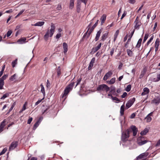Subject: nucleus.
<instances>
[{
  "instance_id": "45",
  "label": "nucleus",
  "mask_w": 160,
  "mask_h": 160,
  "mask_svg": "<svg viewBox=\"0 0 160 160\" xmlns=\"http://www.w3.org/2000/svg\"><path fill=\"white\" fill-rule=\"evenodd\" d=\"M145 119H147V122H149L151 121L152 118L150 116L147 115L145 118Z\"/></svg>"
},
{
  "instance_id": "23",
  "label": "nucleus",
  "mask_w": 160,
  "mask_h": 160,
  "mask_svg": "<svg viewBox=\"0 0 160 160\" xmlns=\"http://www.w3.org/2000/svg\"><path fill=\"white\" fill-rule=\"evenodd\" d=\"M44 24V22L43 21L38 22L33 25L35 26H42Z\"/></svg>"
},
{
  "instance_id": "43",
  "label": "nucleus",
  "mask_w": 160,
  "mask_h": 160,
  "mask_svg": "<svg viewBox=\"0 0 160 160\" xmlns=\"http://www.w3.org/2000/svg\"><path fill=\"white\" fill-rule=\"evenodd\" d=\"M8 77V74H5L2 77L0 78V79L3 80V81H4V80H5Z\"/></svg>"
},
{
  "instance_id": "16",
  "label": "nucleus",
  "mask_w": 160,
  "mask_h": 160,
  "mask_svg": "<svg viewBox=\"0 0 160 160\" xmlns=\"http://www.w3.org/2000/svg\"><path fill=\"white\" fill-rule=\"evenodd\" d=\"M63 48L64 49L63 52L65 54L68 51V44L66 42H63L62 45Z\"/></svg>"
},
{
  "instance_id": "59",
  "label": "nucleus",
  "mask_w": 160,
  "mask_h": 160,
  "mask_svg": "<svg viewBox=\"0 0 160 160\" xmlns=\"http://www.w3.org/2000/svg\"><path fill=\"white\" fill-rule=\"evenodd\" d=\"M127 94L126 92H124L122 95H121V97L122 98H124L126 96Z\"/></svg>"
},
{
  "instance_id": "5",
  "label": "nucleus",
  "mask_w": 160,
  "mask_h": 160,
  "mask_svg": "<svg viewBox=\"0 0 160 160\" xmlns=\"http://www.w3.org/2000/svg\"><path fill=\"white\" fill-rule=\"evenodd\" d=\"M144 137H139L138 139V143L139 146L144 144L148 142L147 140H144Z\"/></svg>"
},
{
  "instance_id": "2",
  "label": "nucleus",
  "mask_w": 160,
  "mask_h": 160,
  "mask_svg": "<svg viewBox=\"0 0 160 160\" xmlns=\"http://www.w3.org/2000/svg\"><path fill=\"white\" fill-rule=\"evenodd\" d=\"M51 28L50 30L49 29L47 30L46 33L43 37L44 39L46 41L48 39L49 36L51 37L52 36L55 32L56 27L54 24L52 23L51 24Z\"/></svg>"
},
{
  "instance_id": "18",
  "label": "nucleus",
  "mask_w": 160,
  "mask_h": 160,
  "mask_svg": "<svg viewBox=\"0 0 160 160\" xmlns=\"http://www.w3.org/2000/svg\"><path fill=\"white\" fill-rule=\"evenodd\" d=\"M102 32V31L101 29H100L97 32L95 38V41H97L98 40Z\"/></svg>"
},
{
  "instance_id": "38",
  "label": "nucleus",
  "mask_w": 160,
  "mask_h": 160,
  "mask_svg": "<svg viewBox=\"0 0 160 160\" xmlns=\"http://www.w3.org/2000/svg\"><path fill=\"white\" fill-rule=\"evenodd\" d=\"M61 74V68L60 66H59L57 68V76L59 77Z\"/></svg>"
},
{
  "instance_id": "28",
  "label": "nucleus",
  "mask_w": 160,
  "mask_h": 160,
  "mask_svg": "<svg viewBox=\"0 0 160 160\" xmlns=\"http://www.w3.org/2000/svg\"><path fill=\"white\" fill-rule=\"evenodd\" d=\"M39 121V120H38L34 124L33 128V130H35L36 129V128L38 127V126L39 125V124L40 123Z\"/></svg>"
},
{
  "instance_id": "50",
  "label": "nucleus",
  "mask_w": 160,
  "mask_h": 160,
  "mask_svg": "<svg viewBox=\"0 0 160 160\" xmlns=\"http://www.w3.org/2000/svg\"><path fill=\"white\" fill-rule=\"evenodd\" d=\"M114 50H115V48H112V49H111V51L110 52V54L111 56H112V55L113 54V53H114Z\"/></svg>"
},
{
  "instance_id": "37",
  "label": "nucleus",
  "mask_w": 160,
  "mask_h": 160,
  "mask_svg": "<svg viewBox=\"0 0 160 160\" xmlns=\"http://www.w3.org/2000/svg\"><path fill=\"white\" fill-rule=\"evenodd\" d=\"M9 93H6L4 94L3 96L1 98V99H4L8 97L9 96Z\"/></svg>"
},
{
  "instance_id": "58",
  "label": "nucleus",
  "mask_w": 160,
  "mask_h": 160,
  "mask_svg": "<svg viewBox=\"0 0 160 160\" xmlns=\"http://www.w3.org/2000/svg\"><path fill=\"white\" fill-rule=\"evenodd\" d=\"M13 12V10L12 9H10L9 10H7L5 11V13H11Z\"/></svg>"
},
{
  "instance_id": "36",
  "label": "nucleus",
  "mask_w": 160,
  "mask_h": 160,
  "mask_svg": "<svg viewBox=\"0 0 160 160\" xmlns=\"http://www.w3.org/2000/svg\"><path fill=\"white\" fill-rule=\"evenodd\" d=\"M16 74H14L12 76L9 78V80L12 81H13L16 79Z\"/></svg>"
},
{
  "instance_id": "54",
  "label": "nucleus",
  "mask_w": 160,
  "mask_h": 160,
  "mask_svg": "<svg viewBox=\"0 0 160 160\" xmlns=\"http://www.w3.org/2000/svg\"><path fill=\"white\" fill-rule=\"evenodd\" d=\"M44 98H43L42 99H41L40 100H38L36 103L35 104V105H37L38 104H39L40 102H41L42 100L44 99Z\"/></svg>"
},
{
  "instance_id": "57",
  "label": "nucleus",
  "mask_w": 160,
  "mask_h": 160,
  "mask_svg": "<svg viewBox=\"0 0 160 160\" xmlns=\"http://www.w3.org/2000/svg\"><path fill=\"white\" fill-rule=\"evenodd\" d=\"M51 84L48 80H47V87L48 88H49Z\"/></svg>"
},
{
  "instance_id": "56",
  "label": "nucleus",
  "mask_w": 160,
  "mask_h": 160,
  "mask_svg": "<svg viewBox=\"0 0 160 160\" xmlns=\"http://www.w3.org/2000/svg\"><path fill=\"white\" fill-rule=\"evenodd\" d=\"M61 36V34L60 33H58L56 36V39H59L60 38Z\"/></svg>"
},
{
  "instance_id": "55",
  "label": "nucleus",
  "mask_w": 160,
  "mask_h": 160,
  "mask_svg": "<svg viewBox=\"0 0 160 160\" xmlns=\"http://www.w3.org/2000/svg\"><path fill=\"white\" fill-rule=\"evenodd\" d=\"M50 108V106H48V107L47 108H46V109L45 110H44L43 112H42V114H43L45 112H47L48 110V109Z\"/></svg>"
},
{
  "instance_id": "48",
  "label": "nucleus",
  "mask_w": 160,
  "mask_h": 160,
  "mask_svg": "<svg viewBox=\"0 0 160 160\" xmlns=\"http://www.w3.org/2000/svg\"><path fill=\"white\" fill-rule=\"evenodd\" d=\"M7 151L6 148H4L2 151L0 153V156L4 154Z\"/></svg>"
},
{
  "instance_id": "32",
  "label": "nucleus",
  "mask_w": 160,
  "mask_h": 160,
  "mask_svg": "<svg viewBox=\"0 0 160 160\" xmlns=\"http://www.w3.org/2000/svg\"><path fill=\"white\" fill-rule=\"evenodd\" d=\"M127 52L128 54V55L130 57H131L132 56L133 54V52L132 51H131V50L129 49H127Z\"/></svg>"
},
{
  "instance_id": "35",
  "label": "nucleus",
  "mask_w": 160,
  "mask_h": 160,
  "mask_svg": "<svg viewBox=\"0 0 160 160\" xmlns=\"http://www.w3.org/2000/svg\"><path fill=\"white\" fill-rule=\"evenodd\" d=\"M135 32V30H133V31L131 32L130 35H129V38L128 39V42H130L131 41V39L132 37V36Z\"/></svg>"
},
{
  "instance_id": "64",
  "label": "nucleus",
  "mask_w": 160,
  "mask_h": 160,
  "mask_svg": "<svg viewBox=\"0 0 160 160\" xmlns=\"http://www.w3.org/2000/svg\"><path fill=\"white\" fill-rule=\"evenodd\" d=\"M26 40V38H22L18 40L19 41H23L25 42Z\"/></svg>"
},
{
  "instance_id": "29",
  "label": "nucleus",
  "mask_w": 160,
  "mask_h": 160,
  "mask_svg": "<svg viewBox=\"0 0 160 160\" xmlns=\"http://www.w3.org/2000/svg\"><path fill=\"white\" fill-rule=\"evenodd\" d=\"M74 0H70V2L69 8L72 9L74 6Z\"/></svg>"
},
{
  "instance_id": "22",
  "label": "nucleus",
  "mask_w": 160,
  "mask_h": 160,
  "mask_svg": "<svg viewBox=\"0 0 160 160\" xmlns=\"http://www.w3.org/2000/svg\"><path fill=\"white\" fill-rule=\"evenodd\" d=\"M108 32H107L103 34L101 37V41H104L108 37Z\"/></svg>"
},
{
  "instance_id": "39",
  "label": "nucleus",
  "mask_w": 160,
  "mask_h": 160,
  "mask_svg": "<svg viewBox=\"0 0 160 160\" xmlns=\"http://www.w3.org/2000/svg\"><path fill=\"white\" fill-rule=\"evenodd\" d=\"M131 85L130 84L128 85L125 89L126 91L128 92L131 90Z\"/></svg>"
},
{
  "instance_id": "49",
  "label": "nucleus",
  "mask_w": 160,
  "mask_h": 160,
  "mask_svg": "<svg viewBox=\"0 0 160 160\" xmlns=\"http://www.w3.org/2000/svg\"><path fill=\"white\" fill-rule=\"evenodd\" d=\"M25 10V9H22L21 10L18 14L16 16L15 18H16L21 15Z\"/></svg>"
},
{
  "instance_id": "6",
  "label": "nucleus",
  "mask_w": 160,
  "mask_h": 160,
  "mask_svg": "<svg viewBox=\"0 0 160 160\" xmlns=\"http://www.w3.org/2000/svg\"><path fill=\"white\" fill-rule=\"evenodd\" d=\"M134 23L135 24V25L134 27V28L133 30H135V29L138 30L140 28V26L141 25L142 23L139 20L138 16H137L134 22Z\"/></svg>"
},
{
  "instance_id": "46",
  "label": "nucleus",
  "mask_w": 160,
  "mask_h": 160,
  "mask_svg": "<svg viewBox=\"0 0 160 160\" xmlns=\"http://www.w3.org/2000/svg\"><path fill=\"white\" fill-rule=\"evenodd\" d=\"M112 100L113 101H116L118 102H120V100L118 99L117 97H112Z\"/></svg>"
},
{
  "instance_id": "51",
  "label": "nucleus",
  "mask_w": 160,
  "mask_h": 160,
  "mask_svg": "<svg viewBox=\"0 0 160 160\" xmlns=\"http://www.w3.org/2000/svg\"><path fill=\"white\" fill-rule=\"evenodd\" d=\"M32 119H33L32 117H29V118L28 120L27 123L28 124H30L31 122L32 121Z\"/></svg>"
},
{
  "instance_id": "62",
  "label": "nucleus",
  "mask_w": 160,
  "mask_h": 160,
  "mask_svg": "<svg viewBox=\"0 0 160 160\" xmlns=\"http://www.w3.org/2000/svg\"><path fill=\"white\" fill-rule=\"evenodd\" d=\"M92 22H90L89 24L88 25V26L87 28H88V31H89L90 30V29L91 28V26L92 25Z\"/></svg>"
},
{
  "instance_id": "20",
  "label": "nucleus",
  "mask_w": 160,
  "mask_h": 160,
  "mask_svg": "<svg viewBox=\"0 0 160 160\" xmlns=\"http://www.w3.org/2000/svg\"><path fill=\"white\" fill-rule=\"evenodd\" d=\"M106 18V16L105 14H103L101 17L100 20L101 21V24L102 25L104 23Z\"/></svg>"
},
{
  "instance_id": "42",
  "label": "nucleus",
  "mask_w": 160,
  "mask_h": 160,
  "mask_svg": "<svg viewBox=\"0 0 160 160\" xmlns=\"http://www.w3.org/2000/svg\"><path fill=\"white\" fill-rule=\"evenodd\" d=\"M149 36V34L148 33H146L145 35V36L143 40V42L144 43L145 42L147 38H148Z\"/></svg>"
},
{
  "instance_id": "4",
  "label": "nucleus",
  "mask_w": 160,
  "mask_h": 160,
  "mask_svg": "<svg viewBox=\"0 0 160 160\" xmlns=\"http://www.w3.org/2000/svg\"><path fill=\"white\" fill-rule=\"evenodd\" d=\"M130 130L127 129V130L123 131L122 133L121 136L122 140L123 142H125L128 140V139L129 137Z\"/></svg>"
},
{
  "instance_id": "25",
  "label": "nucleus",
  "mask_w": 160,
  "mask_h": 160,
  "mask_svg": "<svg viewBox=\"0 0 160 160\" xmlns=\"http://www.w3.org/2000/svg\"><path fill=\"white\" fill-rule=\"evenodd\" d=\"M115 78H112L110 80L107 81V82L109 84H112L115 82Z\"/></svg>"
},
{
  "instance_id": "3",
  "label": "nucleus",
  "mask_w": 160,
  "mask_h": 160,
  "mask_svg": "<svg viewBox=\"0 0 160 160\" xmlns=\"http://www.w3.org/2000/svg\"><path fill=\"white\" fill-rule=\"evenodd\" d=\"M110 89L107 85L105 84H102L99 85L97 88V91L101 92L105 91L106 92H108Z\"/></svg>"
},
{
  "instance_id": "9",
  "label": "nucleus",
  "mask_w": 160,
  "mask_h": 160,
  "mask_svg": "<svg viewBox=\"0 0 160 160\" xmlns=\"http://www.w3.org/2000/svg\"><path fill=\"white\" fill-rule=\"evenodd\" d=\"M99 22V20H98L93 25L92 27L90 29V30L89 31V32H88V34L87 36V38H88V37H89L91 33H92V31L93 30L94 28L97 26V25L98 22Z\"/></svg>"
},
{
  "instance_id": "60",
  "label": "nucleus",
  "mask_w": 160,
  "mask_h": 160,
  "mask_svg": "<svg viewBox=\"0 0 160 160\" xmlns=\"http://www.w3.org/2000/svg\"><path fill=\"white\" fill-rule=\"evenodd\" d=\"M62 8L61 5L60 4H58L57 7V10H59L61 9Z\"/></svg>"
},
{
  "instance_id": "12",
  "label": "nucleus",
  "mask_w": 160,
  "mask_h": 160,
  "mask_svg": "<svg viewBox=\"0 0 160 160\" xmlns=\"http://www.w3.org/2000/svg\"><path fill=\"white\" fill-rule=\"evenodd\" d=\"M131 128L132 131L133 136H135L137 135L138 131L137 128L135 126L133 125L131 127Z\"/></svg>"
},
{
  "instance_id": "10",
  "label": "nucleus",
  "mask_w": 160,
  "mask_h": 160,
  "mask_svg": "<svg viewBox=\"0 0 160 160\" xmlns=\"http://www.w3.org/2000/svg\"><path fill=\"white\" fill-rule=\"evenodd\" d=\"M148 154L149 153L148 152L143 153L140 154L137 157V160H139L141 159L144 158H145L147 157Z\"/></svg>"
},
{
  "instance_id": "7",
  "label": "nucleus",
  "mask_w": 160,
  "mask_h": 160,
  "mask_svg": "<svg viewBox=\"0 0 160 160\" xmlns=\"http://www.w3.org/2000/svg\"><path fill=\"white\" fill-rule=\"evenodd\" d=\"M135 101V98H132L130 99L127 103L126 105V109H128L133 104L134 102Z\"/></svg>"
},
{
  "instance_id": "40",
  "label": "nucleus",
  "mask_w": 160,
  "mask_h": 160,
  "mask_svg": "<svg viewBox=\"0 0 160 160\" xmlns=\"http://www.w3.org/2000/svg\"><path fill=\"white\" fill-rule=\"evenodd\" d=\"M17 59H16L14 61H13L12 62V67L14 68L15 67L17 63Z\"/></svg>"
},
{
  "instance_id": "26",
  "label": "nucleus",
  "mask_w": 160,
  "mask_h": 160,
  "mask_svg": "<svg viewBox=\"0 0 160 160\" xmlns=\"http://www.w3.org/2000/svg\"><path fill=\"white\" fill-rule=\"evenodd\" d=\"M148 132V129L147 128H145L143 131L141 132L140 134L141 135L143 136L145 135Z\"/></svg>"
},
{
  "instance_id": "61",
  "label": "nucleus",
  "mask_w": 160,
  "mask_h": 160,
  "mask_svg": "<svg viewBox=\"0 0 160 160\" xmlns=\"http://www.w3.org/2000/svg\"><path fill=\"white\" fill-rule=\"evenodd\" d=\"M127 14V12L124 11L121 17V19H122Z\"/></svg>"
},
{
  "instance_id": "34",
  "label": "nucleus",
  "mask_w": 160,
  "mask_h": 160,
  "mask_svg": "<svg viewBox=\"0 0 160 160\" xmlns=\"http://www.w3.org/2000/svg\"><path fill=\"white\" fill-rule=\"evenodd\" d=\"M160 80V72L159 74H158L157 75V78L153 79V81L155 82L159 81Z\"/></svg>"
},
{
  "instance_id": "24",
  "label": "nucleus",
  "mask_w": 160,
  "mask_h": 160,
  "mask_svg": "<svg viewBox=\"0 0 160 160\" xmlns=\"http://www.w3.org/2000/svg\"><path fill=\"white\" fill-rule=\"evenodd\" d=\"M125 106L124 104L122 105L120 108V115L122 116L124 113Z\"/></svg>"
},
{
  "instance_id": "53",
  "label": "nucleus",
  "mask_w": 160,
  "mask_h": 160,
  "mask_svg": "<svg viewBox=\"0 0 160 160\" xmlns=\"http://www.w3.org/2000/svg\"><path fill=\"white\" fill-rule=\"evenodd\" d=\"M82 80L81 78H80L77 80V83L75 87H76L78 84H79Z\"/></svg>"
},
{
  "instance_id": "31",
  "label": "nucleus",
  "mask_w": 160,
  "mask_h": 160,
  "mask_svg": "<svg viewBox=\"0 0 160 160\" xmlns=\"http://www.w3.org/2000/svg\"><path fill=\"white\" fill-rule=\"evenodd\" d=\"M142 40V38H140L138 40L137 44L136 45V47L138 48H139L141 45V42Z\"/></svg>"
},
{
  "instance_id": "27",
  "label": "nucleus",
  "mask_w": 160,
  "mask_h": 160,
  "mask_svg": "<svg viewBox=\"0 0 160 160\" xmlns=\"http://www.w3.org/2000/svg\"><path fill=\"white\" fill-rule=\"evenodd\" d=\"M160 99L158 98L155 99L152 101V102L157 105L160 102Z\"/></svg>"
},
{
  "instance_id": "8",
  "label": "nucleus",
  "mask_w": 160,
  "mask_h": 160,
  "mask_svg": "<svg viewBox=\"0 0 160 160\" xmlns=\"http://www.w3.org/2000/svg\"><path fill=\"white\" fill-rule=\"evenodd\" d=\"M18 142L17 141L12 142L9 148V150L11 151L15 149L17 146Z\"/></svg>"
},
{
  "instance_id": "44",
  "label": "nucleus",
  "mask_w": 160,
  "mask_h": 160,
  "mask_svg": "<svg viewBox=\"0 0 160 160\" xmlns=\"http://www.w3.org/2000/svg\"><path fill=\"white\" fill-rule=\"evenodd\" d=\"M153 38H154V36L152 35L151 37L150 38L149 41L147 42V46H148L150 43L152 42V40Z\"/></svg>"
},
{
  "instance_id": "1",
  "label": "nucleus",
  "mask_w": 160,
  "mask_h": 160,
  "mask_svg": "<svg viewBox=\"0 0 160 160\" xmlns=\"http://www.w3.org/2000/svg\"><path fill=\"white\" fill-rule=\"evenodd\" d=\"M74 84L75 82L72 80L71 83L65 88L64 93L61 95V98H63L65 97L64 100L66 98V96L69 92L72 90Z\"/></svg>"
},
{
  "instance_id": "41",
  "label": "nucleus",
  "mask_w": 160,
  "mask_h": 160,
  "mask_svg": "<svg viewBox=\"0 0 160 160\" xmlns=\"http://www.w3.org/2000/svg\"><path fill=\"white\" fill-rule=\"evenodd\" d=\"M110 88L111 89L110 91V92L112 93H114V92H115V88L114 86H111V87Z\"/></svg>"
},
{
  "instance_id": "47",
  "label": "nucleus",
  "mask_w": 160,
  "mask_h": 160,
  "mask_svg": "<svg viewBox=\"0 0 160 160\" xmlns=\"http://www.w3.org/2000/svg\"><path fill=\"white\" fill-rule=\"evenodd\" d=\"M12 33V31L11 30H10L8 31L7 32L6 34L7 35V37H9L11 35Z\"/></svg>"
},
{
  "instance_id": "11",
  "label": "nucleus",
  "mask_w": 160,
  "mask_h": 160,
  "mask_svg": "<svg viewBox=\"0 0 160 160\" xmlns=\"http://www.w3.org/2000/svg\"><path fill=\"white\" fill-rule=\"evenodd\" d=\"M112 74V71H110L107 72L104 75L103 78V80L104 81L106 80L109 78L111 77Z\"/></svg>"
},
{
  "instance_id": "13",
  "label": "nucleus",
  "mask_w": 160,
  "mask_h": 160,
  "mask_svg": "<svg viewBox=\"0 0 160 160\" xmlns=\"http://www.w3.org/2000/svg\"><path fill=\"white\" fill-rule=\"evenodd\" d=\"M160 42V41L159 39L157 38L155 41V51L156 52H157L158 49V47L159 45Z\"/></svg>"
},
{
  "instance_id": "17",
  "label": "nucleus",
  "mask_w": 160,
  "mask_h": 160,
  "mask_svg": "<svg viewBox=\"0 0 160 160\" xmlns=\"http://www.w3.org/2000/svg\"><path fill=\"white\" fill-rule=\"evenodd\" d=\"M80 0H78L77 5V11L78 13H79L80 12L81 10V2Z\"/></svg>"
},
{
  "instance_id": "14",
  "label": "nucleus",
  "mask_w": 160,
  "mask_h": 160,
  "mask_svg": "<svg viewBox=\"0 0 160 160\" xmlns=\"http://www.w3.org/2000/svg\"><path fill=\"white\" fill-rule=\"evenodd\" d=\"M95 58H92L91 59L88 68V70H91L92 67L93 66V64L95 62Z\"/></svg>"
},
{
  "instance_id": "30",
  "label": "nucleus",
  "mask_w": 160,
  "mask_h": 160,
  "mask_svg": "<svg viewBox=\"0 0 160 160\" xmlns=\"http://www.w3.org/2000/svg\"><path fill=\"white\" fill-rule=\"evenodd\" d=\"M40 87H41V92L43 93V96H45V91L44 88V87L42 84H41L40 85Z\"/></svg>"
},
{
  "instance_id": "19",
  "label": "nucleus",
  "mask_w": 160,
  "mask_h": 160,
  "mask_svg": "<svg viewBox=\"0 0 160 160\" xmlns=\"http://www.w3.org/2000/svg\"><path fill=\"white\" fill-rule=\"evenodd\" d=\"M147 71V69L146 67L144 68H143V70L142 71L140 75L139 78H142V77L144 76L145 74L146 73Z\"/></svg>"
},
{
  "instance_id": "33",
  "label": "nucleus",
  "mask_w": 160,
  "mask_h": 160,
  "mask_svg": "<svg viewBox=\"0 0 160 160\" xmlns=\"http://www.w3.org/2000/svg\"><path fill=\"white\" fill-rule=\"evenodd\" d=\"M4 84V82L3 80L0 79V89H3V86Z\"/></svg>"
},
{
  "instance_id": "15",
  "label": "nucleus",
  "mask_w": 160,
  "mask_h": 160,
  "mask_svg": "<svg viewBox=\"0 0 160 160\" xmlns=\"http://www.w3.org/2000/svg\"><path fill=\"white\" fill-rule=\"evenodd\" d=\"M150 92L149 89L147 88H144L143 89V92L142 93L141 95L144 96L148 94Z\"/></svg>"
},
{
  "instance_id": "63",
  "label": "nucleus",
  "mask_w": 160,
  "mask_h": 160,
  "mask_svg": "<svg viewBox=\"0 0 160 160\" xmlns=\"http://www.w3.org/2000/svg\"><path fill=\"white\" fill-rule=\"evenodd\" d=\"M119 30H117V31L116 32L114 35V36L117 37L119 34Z\"/></svg>"
},
{
  "instance_id": "52",
  "label": "nucleus",
  "mask_w": 160,
  "mask_h": 160,
  "mask_svg": "<svg viewBox=\"0 0 160 160\" xmlns=\"http://www.w3.org/2000/svg\"><path fill=\"white\" fill-rule=\"evenodd\" d=\"M5 122H6V120L5 119L2 122V123L1 124V125L0 126V127H2L3 128H4V127L5 126L4 123Z\"/></svg>"
},
{
  "instance_id": "21",
  "label": "nucleus",
  "mask_w": 160,
  "mask_h": 160,
  "mask_svg": "<svg viewBox=\"0 0 160 160\" xmlns=\"http://www.w3.org/2000/svg\"><path fill=\"white\" fill-rule=\"evenodd\" d=\"M102 45V43L100 42L98 45L95 48H93L92 49L94 52H95L97 51L101 48Z\"/></svg>"
}]
</instances>
